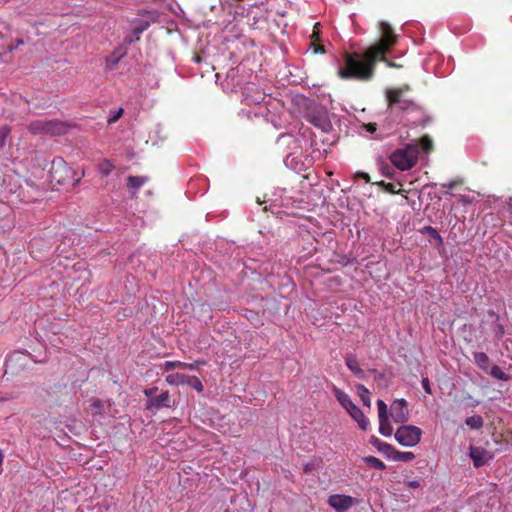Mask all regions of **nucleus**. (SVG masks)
I'll return each instance as SVG.
<instances>
[{"label": "nucleus", "mask_w": 512, "mask_h": 512, "mask_svg": "<svg viewBox=\"0 0 512 512\" xmlns=\"http://www.w3.org/2000/svg\"><path fill=\"white\" fill-rule=\"evenodd\" d=\"M345 363L348 369L353 372L357 377H364V371L360 368L358 360L355 355L348 354L345 357Z\"/></svg>", "instance_id": "f3484780"}, {"label": "nucleus", "mask_w": 512, "mask_h": 512, "mask_svg": "<svg viewBox=\"0 0 512 512\" xmlns=\"http://www.w3.org/2000/svg\"><path fill=\"white\" fill-rule=\"evenodd\" d=\"M367 182L369 181V175L366 173H359Z\"/></svg>", "instance_id": "de8ad7c7"}, {"label": "nucleus", "mask_w": 512, "mask_h": 512, "mask_svg": "<svg viewBox=\"0 0 512 512\" xmlns=\"http://www.w3.org/2000/svg\"><path fill=\"white\" fill-rule=\"evenodd\" d=\"M72 169L60 157L55 158L51 163V179L58 184H65L72 177Z\"/></svg>", "instance_id": "6e6552de"}, {"label": "nucleus", "mask_w": 512, "mask_h": 512, "mask_svg": "<svg viewBox=\"0 0 512 512\" xmlns=\"http://www.w3.org/2000/svg\"><path fill=\"white\" fill-rule=\"evenodd\" d=\"M414 457H415V455L413 452H401V451L394 449L391 460L409 462L412 459H414Z\"/></svg>", "instance_id": "4be33fe9"}, {"label": "nucleus", "mask_w": 512, "mask_h": 512, "mask_svg": "<svg viewBox=\"0 0 512 512\" xmlns=\"http://www.w3.org/2000/svg\"><path fill=\"white\" fill-rule=\"evenodd\" d=\"M379 41L370 46L364 53H350L345 55V65L339 69V76L343 79L371 80L374 75L375 64L383 61L388 67L401 68L403 65L388 60L385 55L395 45L397 36L388 22H379Z\"/></svg>", "instance_id": "f257e3e1"}, {"label": "nucleus", "mask_w": 512, "mask_h": 512, "mask_svg": "<svg viewBox=\"0 0 512 512\" xmlns=\"http://www.w3.org/2000/svg\"><path fill=\"white\" fill-rule=\"evenodd\" d=\"M163 407H170V396L168 391L162 392L155 398L148 399L146 402V409H160Z\"/></svg>", "instance_id": "2eb2a0df"}, {"label": "nucleus", "mask_w": 512, "mask_h": 512, "mask_svg": "<svg viewBox=\"0 0 512 512\" xmlns=\"http://www.w3.org/2000/svg\"><path fill=\"white\" fill-rule=\"evenodd\" d=\"M419 148L416 143H408L403 147L394 150L389 159L399 170L405 171L414 167L418 161Z\"/></svg>", "instance_id": "7ed1b4c3"}, {"label": "nucleus", "mask_w": 512, "mask_h": 512, "mask_svg": "<svg viewBox=\"0 0 512 512\" xmlns=\"http://www.w3.org/2000/svg\"><path fill=\"white\" fill-rule=\"evenodd\" d=\"M394 436L400 445L413 447L420 442L422 430L414 425H403L396 430Z\"/></svg>", "instance_id": "39448f33"}, {"label": "nucleus", "mask_w": 512, "mask_h": 512, "mask_svg": "<svg viewBox=\"0 0 512 512\" xmlns=\"http://www.w3.org/2000/svg\"><path fill=\"white\" fill-rule=\"evenodd\" d=\"M461 183H462L461 180H453V181H450L448 183L442 184V186L446 187L448 189H453L454 187H456L458 184H461Z\"/></svg>", "instance_id": "79ce46f5"}, {"label": "nucleus", "mask_w": 512, "mask_h": 512, "mask_svg": "<svg viewBox=\"0 0 512 512\" xmlns=\"http://www.w3.org/2000/svg\"><path fill=\"white\" fill-rule=\"evenodd\" d=\"M158 19L159 12L157 10H144L132 22V35L138 39V36L147 30L152 23L157 22Z\"/></svg>", "instance_id": "423d86ee"}, {"label": "nucleus", "mask_w": 512, "mask_h": 512, "mask_svg": "<svg viewBox=\"0 0 512 512\" xmlns=\"http://www.w3.org/2000/svg\"><path fill=\"white\" fill-rule=\"evenodd\" d=\"M364 128L367 132L373 134L376 131V124L369 123L364 125Z\"/></svg>", "instance_id": "a18cd8bd"}, {"label": "nucleus", "mask_w": 512, "mask_h": 512, "mask_svg": "<svg viewBox=\"0 0 512 512\" xmlns=\"http://www.w3.org/2000/svg\"><path fill=\"white\" fill-rule=\"evenodd\" d=\"M391 417L396 423H404L409 419L406 400L397 399L391 404Z\"/></svg>", "instance_id": "9b49d317"}, {"label": "nucleus", "mask_w": 512, "mask_h": 512, "mask_svg": "<svg viewBox=\"0 0 512 512\" xmlns=\"http://www.w3.org/2000/svg\"><path fill=\"white\" fill-rule=\"evenodd\" d=\"M388 110L407 126L425 125L429 121L423 107L414 99L404 95L401 90H386Z\"/></svg>", "instance_id": "f03ea898"}, {"label": "nucleus", "mask_w": 512, "mask_h": 512, "mask_svg": "<svg viewBox=\"0 0 512 512\" xmlns=\"http://www.w3.org/2000/svg\"><path fill=\"white\" fill-rule=\"evenodd\" d=\"M379 432L385 437H389L393 433V428L388 419L379 420Z\"/></svg>", "instance_id": "393cba45"}, {"label": "nucleus", "mask_w": 512, "mask_h": 512, "mask_svg": "<svg viewBox=\"0 0 512 512\" xmlns=\"http://www.w3.org/2000/svg\"><path fill=\"white\" fill-rule=\"evenodd\" d=\"M465 423L470 428L479 430L483 427L484 421L480 415H473V416L467 417L465 420Z\"/></svg>", "instance_id": "b1692460"}, {"label": "nucleus", "mask_w": 512, "mask_h": 512, "mask_svg": "<svg viewBox=\"0 0 512 512\" xmlns=\"http://www.w3.org/2000/svg\"><path fill=\"white\" fill-rule=\"evenodd\" d=\"M488 373L498 380L508 381L510 379L509 375L502 371L498 365H492L490 370L488 369Z\"/></svg>", "instance_id": "5701e85b"}, {"label": "nucleus", "mask_w": 512, "mask_h": 512, "mask_svg": "<svg viewBox=\"0 0 512 512\" xmlns=\"http://www.w3.org/2000/svg\"><path fill=\"white\" fill-rule=\"evenodd\" d=\"M11 134V127L9 125L0 126V150L6 146L7 139Z\"/></svg>", "instance_id": "bb28decb"}, {"label": "nucleus", "mask_w": 512, "mask_h": 512, "mask_svg": "<svg viewBox=\"0 0 512 512\" xmlns=\"http://www.w3.org/2000/svg\"><path fill=\"white\" fill-rule=\"evenodd\" d=\"M475 364L485 372H488L490 359L484 352H475L473 354Z\"/></svg>", "instance_id": "a211bd4d"}, {"label": "nucleus", "mask_w": 512, "mask_h": 512, "mask_svg": "<svg viewBox=\"0 0 512 512\" xmlns=\"http://www.w3.org/2000/svg\"><path fill=\"white\" fill-rule=\"evenodd\" d=\"M358 396L361 398L363 404L368 408L371 407L370 392L363 384H356Z\"/></svg>", "instance_id": "aec40b11"}, {"label": "nucleus", "mask_w": 512, "mask_h": 512, "mask_svg": "<svg viewBox=\"0 0 512 512\" xmlns=\"http://www.w3.org/2000/svg\"><path fill=\"white\" fill-rule=\"evenodd\" d=\"M422 233H427L429 234L436 242L438 245H442L443 244V239L441 237V235L439 234V232L433 228L432 226H425L423 229H422Z\"/></svg>", "instance_id": "cd10ccee"}, {"label": "nucleus", "mask_w": 512, "mask_h": 512, "mask_svg": "<svg viewBox=\"0 0 512 512\" xmlns=\"http://www.w3.org/2000/svg\"><path fill=\"white\" fill-rule=\"evenodd\" d=\"M30 355L24 352L16 351L7 356L5 361V372L16 374L23 370L29 363Z\"/></svg>", "instance_id": "1a4fd4ad"}, {"label": "nucleus", "mask_w": 512, "mask_h": 512, "mask_svg": "<svg viewBox=\"0 0 512 512\" xmlns=\"http://www.w3.org/2000/svg\"><path fill=\"white\" fill-rule=\"evenodd\" d=\"M475 197L470 195H459V201L463 204H471L474 202Z\"/></svg>", "instance_id": "a19ab883"}, {"label": "nucleus", "mask_w": 512, "mask_h": 512, "mask_svg": "<svg viewBox=\"0 0 512 512\" xmlns=\"http://www.w3.org/2000/svg\"><path fill=\"white\" fill-rule=\"evenodd\" d=\"M319 51H323L322 49H315V53H318Z\"/></svg>", "instance_id": "8fccbe9b"}, {"label": "nucleus", "mask_w": 512, "mask_h": 512, "mask_svg": "<svg viewBox=\"0 0 512 512\" xmlns=\"http://www.w3.org/2000/svg\"><path fill=\"white\" fill-rule=\"evenodd\" d=\"M422 387L425 390L426 393L432 394V389L430 386V381L427 377H424L421 381Z\"/></svg>", "instance_id": "ea45409f"}, {"label": "nucleus", "mask_w": 512, "mask_h": 512, "mask_svg": "<svg viewBox=\"0 0 512 512\" xmlns=\"http://www.w3.org/2000/svg\"><path fill=\"white\" fill-rule=\"evenodd\" d=\"M469 456L476 468L482 467L493 459V454L482 447L471 446Z\"/></svg>", "instance_id": "f8f14e48"}, {"label": "nucleus", "mask_w": 512, "mask_h": 512, "mask_svg": "<svg viewBox=\"0 0 512 512\" xmlns=\"http://www.w3.org/2000/svg\"><path fill=\"white\" fill-rule=\"evenodd\" d=\"M147 180L148 178L145 176H129L127 179V187L129 190L136 192Z\"/></svg>", "instance_id": "6ab92c4d"}, {"label": "nucleus", "mask_w": 512, "mask_h": 512, "mask_svg": "<svg viewBox=\"0 0 512 512\" xmlns=\"http://www.w3.org/2000/svg\"><path fill=\"white\" fill-rule=\"evenodd\" d=\"M420 145L426 153H429L433 148V141L428 136H424L420 140Z\"/></svg>", "instance_id": "7c9ffc66"}, {"label": "nucleus", "mask_w": 512, "mask_h": 512, "mask_svg": "<svg viewBox=\"0 0 512 512\" xmlns=\"http://www.w3.org/2000/svg\"><path fill=\"white\" fill-rule=\"evenodd\" d=\"M183 365V362H180V361H167L164 363V370L165 371H170V370H173L175 368H182Z\"/></svg>", "instance_id": "2f4dec72"}, {"label": "nucleus", "mask_w": 512, "mask_h": 512, "mask_svg": "<svg viewBox=\"0 0 512 512\" xmlns=\"http://www.w3.org/2000/svg\"><path fill=\"white\" fill-rule=\"evenodd\" d=\"M370 443L378 450V452L385 455L388 459L392 458L395 449L392 445L381 441L377 437H372Z\"/></svg>", "instance_id": "dca6fc26"}, {"label": "nucleus", "mask_w": 512, "mask_h": 512, "mask_svg": "<svg viewBox=\"0 0 512 512\" xmlns=\"http://www.w3.org/2000/svg\"><path fill=\"white\" fill-rule=\"evenodd\" d=\"M406 484L408 485V487L413 489L419 488L421 486V483L418 480H410L407 481Z\"/></svg>", "instance_id": "c03bdc74"}, {"label": "nucleus", "mask_w": 512, "mask_h": 512, "mask_svg": "<svg viewBox=\"0 0 512 512\" xmlns=\"http://www.w3.org/2000/svg\"><path fill=\"white\" fill-rule=\"evenodd\" d=\"M205 361L197 360L193 363H185L183 362L182 369L196 370L200 365H204Z\"/></svg>", "instance_id": "c9c22d12"}, {"label": "nucleus", "mask_w": 512, "mask_h": 512, "mask_svg": "<svg viewBox=\"0 0 512 512\" xmlns=\"http://www.w3.org/2000/svg\"><path fill=\"white\" fill-rule=\"evenodd\" d=\"M378 418L379 420L388 419V408L385 402L381 399L377 400Z\"/></svg>", "instance_id": "c756f323"}, {"label": "nucleus", "mask_w": 512, "mask_h": 512, "mask_svg": "<svg viewBox=\"0 0 512 512\" xmlns=\"http://www.w3.org/2000/svg\"><path fill=\"white\" fill-rule=\"evenodd\" d=\"M166 382L170 385H187L196 390L197 392H202L204 390V386L201 380L197 376L187 375L183 373H173L166 376Z\"/></svg>", "instance_id": "0eeeda50"}, {"label": "nucleus", "mask_w": 512, "mask_h": 512, "mask_svg": "<svg viewBox=\"0 0 512 512\" xmlns=\"http://www.w3.org/2000/svg\"><path fill=\"white\" fill-rule=\"evenodd\" d=\"M494 333L497 338H501L505 333L503 325L497 323L494 327Z\"/></svg>", "instance_id": "58836bf2"}, {"label": "nucleus", "mask_w": 512, "mask_h": 512, "mask_svg": "<svg viewBox=\"0 0 512 512\" xmlns=\"http://www.w3.org/2000/svg\"><path fill=\"white\" fill-rule=\"evenodd\" d=\"M489 314L494 316L498 320L499 316L495 312L489 311Z\"/></svg>", "instance_id": "09e8293b"}, {"label": "nucleus", "mask_w": 512, "mask_h": 512, "mask_svg": "<svg viewBox=\"0 0 512 512\" xmlns=\"http://www.w3.org/2000/svg\"><path fill=\"white\" fill-rule=\"evenodd\" d=\"M264 99H265V94H263V93H261V92H257L255 97L250 98L249 96H247V97L245 98V101H246L248 104H250V103H252V102H254V103H261L262 101H264Z\"/></svg>", "instance_id": "f704fd0d"}, {"label": "nucleus", "mask_w": 512, "mask_h": 512, "mask_svg": "<svg viewBox=\"0 0 512 512\" xmlns=\"http://www.w3.org/2000/svg\"><path fill=\"white\" fill-rule=\"evenodd\" d=\"M90 408L93 411V415L101 414V409L103 408V403L100 400H94L90 404Z\"/></svg>", "instance_id": "473e14b6"}, {"label": "nucleus", "mask_w": 512, "mask_h": 512, "mask_svg": "<svg viewBox=\"0 0 512 512\" xmlns=\"http://www.w3.org/2000/svg\"><path fill=\"white\" fill-rule=\"evenodd\" d=\"M118 62V59H116L115 61H112L111 60V57L107 59V67L111 70V69H114L115 65L117 64Z\"/></svg>", "instance_id": "49530a36"}, {"label": "nucleus", "mask_w": 512, "mask_h": 512, "mask_svg": "<svg viewBox=\"0 0 512 512\" xmlns=\"http://www.w3.org/2000/svg\"><path fill=\"white\" fill-rule=\"evenodd\" d=\"M386 90H401V92L406 95V93L410 90V86L408 84H404L398 88H387Z\"/></svg>", "instance_id": "37998d69"}, {"label": "nucleus", "mask_w": 512, "mask_h": 512, "mask_svg": "<svg viewBox=\"0 0 512 512\" xmlns=\"http://www.w3.org/2000/svg\"><path fill=\"white\" fill-rule=\"evenodd\" d=\"M328 504L337 512H346L353 504V498L348 495L334 494L329 496Z\"/></svg>", "instance_id": "4468645a"}, {"label": "nucleus", "mask_w": 512, "mask_h": 512, "mask_svg": "<svg viewBox=\"0 0 512 512\" xmlns=\"http://www.w3.org/2000/svg\"><path fill=\"white\" fill-rule=\"evenodd\" d=\"M334 393L338 402L349 413L353 420L358 423L359 427L364 431L367 430L370 422L362 410L353 403L351 397L344 391L337 388L334 390Z\"/></svg>", "instance_id": "20e7f679"}, {"label": "nucleus", "mask_w": 512, "mask_h": 512, "mask_svg": "<svg viewBox=\"0 0 512 512\" xmlns=\"http://www.w3.org/2000/svg\"><path fill=\"white\" fill-rule=\"evenodd\" d=\"M158 388L157 387H151L144 390V394L148 399L155 398L157 395Z\"/></svg>", "instance_id": "4c0bfd02"}, {"label": "nucleus", "mask_w": 512, "mask_h": 512, "mask_svg": "<svg viewBox=\"0 0 512 512\" xmlns=\"http://www.w3.org/2000/svg\"><path fill=\"white\" fill-rule=\"evenodd\" d=\"M23 44H24V40L23 39H17L15 44H12V45H10V46H8L6 48V50L4 51V54L11 53L16 48H18L20 45H23Z\"/></svg>", "instance_id": "e433bc0d"}, {"label": "nucleus", "mask_w": 512, "mask_h": 512, "mask_svg": "<svg viewBox=\"0 0 512 512\" xmlns=\"http://www.w3.org/2000/svg\"><path fill=\"white\" fill-rule=\"evenodd\" d=\"M28 130L32 134H45L44 119H37L30 122Z\"/></svg>", "instance_id": "412c9836"}, {"label": "nucleus", "mask_w": 512, "mask_h": 512, "mask_svg": "<svg viewBox=\"0 0 512 512\" xmlns=\"http://www.w3.org/2000/svg\"><path fill=\"white\" fill-rule=\"evenodd\" d=\"M123 112L124 110L122 108H119L118 110L110 114L108 117V124H112L118 121V119L122 116Z\"/></svg>", "instance_id": "72a5a7b5"}, {"label": "nucleus", "mask_w": 512, "mask_h": 512, "mask_svg": "<svg viewBox=\"0 0 512 512\" xmlns=\"http://www.w3.org/2000/svg\"><path fill=\"white\" fill-rule=\"evenodd\" d=\"M310 122L325 133L332 129L328 112L323 109L314 110L310 115Z\"/></svg>", "instance_id": "9d476101"}, {"label": "nucleus", "mask_w": 512, "mask_h": 512, "mask_svg": "<svg viewBox=\"0 0 512 512\" xmlns=\"http://www.w3.org/2000/svg\"><path fill=\"white\" fill-rule=\"evenodd\" d=\"M364 461L370 467L375 468L377 470H384L386 468V465L384 464V462L374 456H367L364 458Z\"/></svg>", "instance_id": "a878e982"}, {"label": "nucleus", "mask_w": 512, "mask_h": 512, "mask_svg": "<svg viewBox=\"0 0 512 512\" xmlns=\"http://www.w3.org/2000/svg\"><path fill=\"white\" fill-rule=\"evenodd\" d=\"M114 168V165L109 160H103L98 165V170L103 176H108L114 170Z\"/></svg>", "instance_id": "c85d7f7f"}, {"label": "nucleus", "mask_w": 512, "mask_h": 512, "mask_svg": "<svg viewBox=\"0 0 512 512\" xmlns=\"http://www.w3.org/2000/svg\"><path fill=\"white\" fill-rule=\"evenodd\" d=\"M45 134L51 136H61L68 132L70 126L57 119H44Z\"/></svg>", "instance_id": "ddd939ff"}]
</instances>
